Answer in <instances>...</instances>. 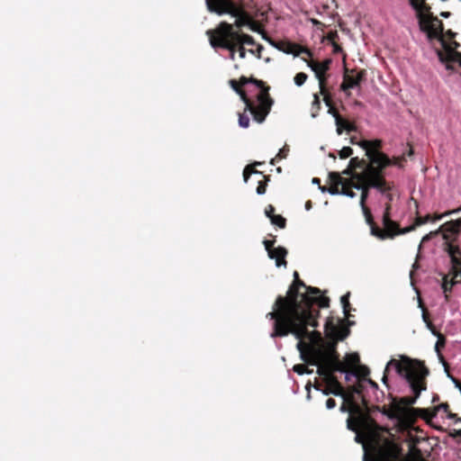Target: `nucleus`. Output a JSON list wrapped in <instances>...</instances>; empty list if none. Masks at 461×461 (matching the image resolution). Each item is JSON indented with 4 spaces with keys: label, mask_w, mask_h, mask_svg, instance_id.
Returning a JSON list of instances; mask_svg holds the SVG:
<instances>
[{
    "label": "nucleus",
    "mask_w": 461,
    "mask_h": 461,
    "mask_svg": "<svg viewBox=\"0 0 461 461\" xmlns=\"http://www.w3.org/2000/svg\"><path fill=\"white\" fill-rule=\"evenodd\" d=\"M461 209H459L460 211ZM458 210H454V211H449V212H447L445 213H442V214H438V215H436L433 219H431L432 221H440L442 220L444 217L446 216H448V215H451L453 213H456L457 212Z\"/></svg>",
    "instance_id": "obj_36"
},
{
    "label": "nucleus",
    "mask_w": 461,
    "mask_h": 461,
    "mask_svg": "<svg viewBox=\"0 0 461 461\" xmlns=\"http://www.w3.org/2000/svg\"><path fill=\"white\" fill-rule=\"evenodd\" d=\"M381 143L380 140H362L359 142V146L366 150V155L369 159V163L366 164L365 162H358L357 158H353L350 159V166L354 167H363L362 171H368L370 167L373 169H383L386 166L390 165V158L377 150L381 147Z\"/></svg>",
    "instance_id": "obj_8"
},
{
    "label": "nucleus",
    "mask_w": 461,
    "mask_h": 461,
    "mask_svg": "<svg viewBox=\"0 0 461 461\" xmlns=\"http://www.w3.org/2000/svg\"><path fill=\"white\" fill-rule=\"evenodd\" d=\"M441 15L444 17H448L449 13H441Z\"/></svg>",
    "instance_id": "obj_48"
},
{
    "label": "nucleus",
    "mask_w": 461,
    "mask_h": 461,
    "mask_svg": "<svg viewBox=\"0 0 461 461\" xmlns=\"http://www.w3.org/2000/svg\"><path fill=\"white\" fill-rule=\"evenodd\" d=\"M277 48L279 50H281L283 52H285L286 54H292L294 57H298L301 54H305L308 57L312 56V53L309 49L300 46L298 44H294V43H287L283 48H279V47H277Z\"/></svg>",
    "instance_id": "obj_19"
},
{
    "label": "nucleus",
    "mask_w": 461,
    "mask_h": 461,
    "mask_svg": "<svg viewBox=\"0 0 461 461\" xmlns=\"http://www.w3.org/2000/svg\"><path fill=\"white\" fill-rule=\"evenodd\" d=\"M381 172L382 169H373L372 167H370L368 171H362L359 176H357V184H354V187L360 191L359 204L366 223L370 225L371 234L380 239H384L388 237L389 234L374 226L371 212L366 205L369 189L375 188L380 194L382 199L384 200V212L383 215L384 225L388 230L393 226V222L390 219V203L393 201L397 194V190L393 185L384 180Z\"/></svg>",
    "instance_id": "obj_4"
},
{
    "label": "nucleus",
    "mask_w": 461,
    "mask_h": 461,
    "mask_svg": "<svg viewBox=\"0 0 461 461\" xmlns=\"http://www.w3.org/2000/svg\"><path fill=\"white\" fill-rule=\"evenodd\" d=\"M311 208H312V203H311V202H310V201H309V202H306V203H305V209H306L307 211H309V210H311Z\"/></svg>",
    "instance_id": "obj_44"
},
{
    "label": "nucleus",
    "mask_w": 461,
    "mask_h": 461,
    "mask_svg": "<svg viewBox=\"0 0 461 461\" xmlns=\"http://www.w3.org/2000/svg\"><path fill=\"white\" fill-rule=\"evenodd\" d=\"M296 348L300 352L301 359L309 365L316 366L318 375L327 383L324 389H321L320 384L314 385L317 391H321L323 395L340 396L344 401H349L350 395H357L359 398V385H353L346 392L333 376L335 372H344L343 365L334 345H324L320 332H312L310 336L298 339Z\"/></svg>",
    "instance_id": "obj_2"
},
{
    "label": "nucleus",
    "mask_w": 461,
    "mask_h": 461,
    "mask_svg": "<svg viewBox=\"0 0 461 461\" xmlns=\"http://www.w3.org/2000/svg\"><path fill=\"white\" fill-rule=\"evenodd\" d=\"M447 252L451 258L452 271L443 278L442 289L445 294L449 292L452 286L458 283L461 278V258L459 257L461 253L459 249L453 245H448Z\"/></svg>",
    "instance_id": "obj_11"
},
{
    "label": "nucleus",
    "mask_w": 461,
    "mask_h": 461,
    "mask_svg": "<svg viewBox=\"0 0 461 461\" xmlns=\"http://www.w3.org/2000/svg\"><path fill=\"white\" fill-rule=\"evenodd\" d=\"M264 246L266 250L267 251V255L271 259L276 260V266L277 267L286 266L285 257L287 251L283 247L274 248V240H264Z\"/></svg>",
    "instance_id": "obj_16"
},
{
    "label": "nucleus",
    "mask_w": 461,
    "mask_h": 461,
    "mask_svg": "<svg viewBox=\"0 0 461 461\" xmlns=\"http://www.w3.org/2000/svg\"><path fill=\"white\" fill-rule=\"evenodd\" d=\"M340 50H341V49H340V47H339V46H338V45H334V51H335V52H339V51H340Z\"/></svg>",
    "instance_id": "obj_45"
},
{
    "label": "nucleus",
    "mask_w": 461,
    "mask_h": 461,
    "mask_svg": "<svg viewBox=\"0 0 461 461\" xmlns=\"http://www.w3.org/2000/svg\"><path fill=\"white\" fill-rule=\"evenodd\" d=\"M429 412V411H427ZM431 417H436L438 414H445L447 419L454 420L456 418V414L451 413L448 411V404L441 403L438 406H435L432 411H429Z\"/></svg>",
    "instance_id": "obj_21"
},
{
    "label": "nucleus",
    "mask_w": 461,
    "mask_h": 461,
    "mask_svg": "<svg viewBox=\"0 0 461 461\" xmlns=\"http://www.w3.org/2000/svg\"><path fill=\"white\" fill-rule=\"evenodd\" d=\"M288 152H289V149L287 146H285L284 148L280 149L276 158L272 159L271 163L274 164V162L276 158L281 159V158H286V156L288 155Z\"/></svg>",
    "instance_id": "obj_34"
},
{
    "label": "nucleus",
    "mask_w": 461,
    "mask_h": 461,
    "mask_svg": "<svg viewBox=\"0 0 461 461\" xmlns=\"http://www.w3.org/2000/svg\"><path fill=\"white\" fill-rule=\"evenodd\" d=\"M226 2H232L231 0H225ZM217 1L216 0H205V3H206V6H207V9L211 12V13H215L216 14V11H212L210 9L209 7V4L210 5H212V8H217L218 7V5L216 3Z\"/></svg>",
    "instance_id": "obj_37"
},
{
    "label": "nucleus",
    "mask_w": 461,
    "mask_h": 461,
    "mask_svg": "<svg viewBox=\"0 0 461 461\" xmlns=\"http://www.w3.org/2000/svg\"><path fill=\"white\" fill-rule=\"evenodd\" d=\"M392 367L408 383L414 395L401 397L399 400L393 399L384 413L390 420L406 424L414 418L413 409L410 406L414 404L420 393L426 390L425 378L429 375V370L420 361L407 357H402L400 360L391 359L386 364L385 372Z\"/></svg>",
    "instance_id": "obj_3"
},
{
    "label": "nucleus",
    "mask_w": 461,
    "mask_h": 461,
    "mask_svg": "<svg viewBox=\"0 0 461 461\" xmlns=\"http://www.w3.org/2000/svg\"><path fill=\"white\" fill-rule=\"evenodd\" d=\"M256 49H250L248 50L249 53L256 56L258 59H261L262 51L264 50V47L261 44H256Z\"/></svg>",
    "instance_id": "obj_32"
},
{
    "label": "nucleus",
    "mask_w": 461,
    "mask_h": 461,
    "mask_svg": "<svg viewBox=\"0 0 461 461\" xmlns=\"http://www.w3.org/2000/svg\"><path fill=\"white\" fill-rule=\"evenodd\" d=\"M206 33L211 46L213 49L228 50L231 60L235 59L237 44L247 43L248 46H255V41L250 35L235 31L233 25L227 22H221L213 31L209 30Z\"/></svg>",
    "instance_id": "obj_6"
},
{
    "label": "nucleus",
    "mask_w": 461,
    "mask_h": 461,
    "mask_svg": "<svg viewBox=\"0 0 461 461\" xmlns=\"http://www.w3.org/2000/svg\"><path fill=\"white\" fill-rule=\"evenodd\" d=\"M432 334L437 336V338H438V340H437L436 345H435V350L438 353H439L440 348H443L445 346L446 339H445L444 336L441 333L437 332L436 330H433Z\"/></svg>",
    "instance_id": "obj_25"
},
{
    "label": "nucleus",
    "mask_w": 461,
    "mask_h": 461,
    "mask_svg": "<svg viewBox=\"0 0 461 461\" xmlns=\"http://www.w3.org/2000/svg\"><path fill=\"white\" fill-rule=\"evenodd\" d=\"M321 190L322 193L326 191V189L324 187H321Z\"/></svg>",
    "instance_id": "obj_50"
},
{
    "label": "nucleus",
    "mask_w": 461,
    "mask_h": 461,
    "mask_svg": "<svg viewBox=\"0 0 461 461\" xmlns=\"http://www.w3.org/2000/svg\"><path fill=\"white\" fill-rule=\"evenodd\" d=\"M460 228L461 218L442 224L436 231H430L429 233L423 236V238L421 239V242L419 246V249H420L422 243L429 241L433 236L438 233H442L443 238L445 240H451L454 236H456L458 233Z\"/></svg>",
    "instance_id": "obj_13"
},
{
    "label": "nucleus",
    "mask_w": 461,
    "mask_h": 461,
    "mask_svg": "<svg viewBox=\"0 0 461 461\" xmlns=\"http://www.w3.org/2000/svg\"><path fill=\"white\" fill-rule=\"evenodd\" d=\"M307 77H308L305 73L300 72V73L296 74L294 78V84L297 86H302L305 83Z\"/></svg>",
    "instance_id": "obj_27"
},
{
    "label": "nucleus",
    "mask_w": 461,
    "mask_h": 461,
    "mask_svg": "<svg viewBox=\"0 0 461 461\" xmlns=\"http://www.w3.org/2000/svg\"><path fill=\"white\" fill-rule=\"evenodd\" d=\"M256 174L258 173L256 170H252L250 169L249 167H247L244 171H243V176H244V181L247 182L248 181V178L250 174Z\"/></svg>",
    "instance_id": "obj_40"
},
{
    "label": "nucleus",
    "mask_w": 461,
    "mask_h": 461,
    "mask_svg": "<svg viewBox=\"0 0 461 461\" xmlns=\"http://www.w3.org/2000/svg\"><path fill=\"white\" fill-rule=\"evenodd\" d=\"M293 370L298 375L312 373V370H309L304 365H295L294 366Z\"/></svg>",
    "instance_id": "obj_31"
},
{
    "label": "nucleus",
    "mask_w": 461,
    "mask_h": 461,
    "mask_svg": "<svg viewBox=\"0 0 461 461\" xmlns=\"http://www.w3.org/2000/svg\"><path fill=\"white\" fill-rule=\"evenodd\" d=\"M357 176H359V174H354L352 175V177L350 180H346L341 178L339 176H336L338 181L337 184L340 185V189L339 186L331 187L329 189V193L332 195L334 194H342L350 198H354L356 196V193L353 189H356L354 187V184H357Z\"/></svg>",
    "instance_id": "obj_15"
},
{
    "label": "nucleus",
    "mask_w": 461,
    "mask_h": 461,
    "mask_svg": "<svg viewBox=\"0 0 461 461\" xmlns=\"http://www.w3.org/2000/svg\"><path fill=\"white\" fill-rule=\"evenodd\" d=\"M324 102L327 106H329L328 113L331 114L335 119V124L337 127V132L339 135L342 134L343 131L346 130L347 131H353L356 130V127L349 123L348 122L345 121L340 117L339 113L334 109V107L330 104V100L329 96L324 97Z\"/></svg>",
    "instance_id": "obj_17"
},
{
    "label": "nucleus",
    "mask_w": 461,
    "mask_h": 461,
    "mask_svg": "<svg viewBox=\"0 0 461 461\" xmlns=\"http://www.w3.org/2000/svg\"><path fill=\"white\" fill-rule=\"evenodd\" d=\"M266 193V186L264 185H258L257 187V194H264Z\"/></svg>",
    "instance_id": "obj_43"
},
{
    "label": "nucleus",
    "mask_w": 461,
    "mask_h": 461,
    "mask_svg": "<svg viewBox=\"0 0 461 461\" xmlns=\"http://www.w3.org/2000/svg\"><path fill=\"white\" fill-rule=\"evenodd\" d=\"M343 365V368L345 367H354L359 362V356L357 353L348 354L345 357V361H340Z\"/></svg>",
    "instance_id": "obj_22"
},
{
    "label": "nucleus",
    "mask_w": 461,
    "mask_h": 461,
    "mask_svg": "<svg viewBox=\"0 0 461 461\" xmlns=\"http://www.w3.org/2000/svg\"><path fill=\"white\" fill-rule=\"evenodd\" d=\"M366 384H369L374 389H377L378 387L377 384L370 379H364L362 381H359V379L357 378V384L356 385H359L360 393H362V390Z\"/></svg>",
    "instance_id": "obj_26"
},
{
    "label": "nucleus",
    "mask_w": 461,
    "mask_h": 461,
    "mask_svg": "<svg viewBox=\"0 0 461 461\" xmlns=\"http://www.w3.org/2000/svg\"><path fill=\"white\" fill-rule=\"evenodd\" d=\"M313 98L314 99L312 104V117L315 118L318 115L319 110L321 108V101L317 94L313 95Z\"/></svg>",
    "instance_id": "obj_24"
},
{
    "label": "nucleus",
    "mask_w": 461,
    "mask_h": 461,
    "mask_svg": "<svg viewBox=\"0 0 461 461\" xmlns=\"http://www.w3.org/2000/svg\"><path fill=\"white\" fill-rule=\"evenodd\" d=\"M343 373H345V380L348 382L351 381V379L353 377H357V375L355 371H345L344 370Z\"/></svg>",
    "instance_id": "obj_39"
},
{
    "label": "nucleus",
    "mask_w": 461,
    "mask_h": 461,
    "mask_svg": "<svg viewBox=\"0 0 461 461\" xmlns=\"http://www.w3.org/2000/svg\"><path fill=\"white\" fill-rule=\"evenodd\" d=\"M382 381H383L384 384H386L387 376H386L385 374L384 375Z\"/></svg>",
    "instance_id": "obj_46"
},
{
    "label": "nucleus",
    "mask_w": 461,
    "mask_h": 461,
    "mask_svg": "<svg viewBox=\"0 0 461 461\" xmlns=\"http://www.w3.org/2000/svg\"><path fill=\"white\" fill-rule=\"evenodd\" d=\"M422 319H423V321L426 322L427 328H428V329H429V330H431V332H432L433 330H435L433 329V325H432V323L428 320V318H427V316H426V314H425L424 312H423V314H422Z\"/></svg>",
    "instance_id": "obj_42"
},
{
    "label": "nucleus",
    "mask_w": 461,
    "mask_h": 461,
    "mask_svg": "<svg viewBox=\"0 0 461 461\" xmlns=\"http://www.w3.org/2000/svg\"><path fill=\"white\" fill-rule=\"evenodd\" d=\"M253 82L259 89V92L257 95V104H254L246 96L245 93L238 87L237 82L235 80L231 79L230 84L233 90L240 95L241 100L246 105V110L249 111L250 114L253 116L254 121L258 123H262L266 120L267 114L270 113L274 102L269 96L267 89L263 87L262 81L254 80Z\"/></svg>",
    "instance_id": "obj_7"
},
{
    "label": "nucleus",
    "mask_w": 461,
    "mask_h": 461,
    "mask_svg": "<svg viewBox=\"0 0 461 461\" xmlns=\"http://www.w3.org/2000/svg\"><path fill=\"white\" fill-rule=\"evenodd\" d=\"M270 220L273 224L277 225L280 228H284L285 226V219L281 215H274Z\"/></svg>",
    "instance_id": "obj_30"
},
{
    "label": "nucleus",
    "mask_w": 461,
    "mask_h": 461,
    "mask_svg": "<svg viewBox=\"0 0 461 461\" xmlns=\"http://www.w3.org/2000/svg\"><path fill=\"white\" fill-rule=\"evenodd\" d=\"M363 77L364 72L362 71L357 73L356 76L345 75L343 83L340 86L341 90L347 93L348 90L357 86L362 81Z\"/></svg>",
    "instance_id": "obj_20"
},
{
    "label": "nucleus",
    "mask_w": 461,
    "mask_h": 461,
    "mask_svg": "<svg viewBox=\"0 0 461 461\" xmlns=\"http://www.w3.org/2000/svg\"><path fill=\"white\" fill-rule=\"evenodd\" d=\"M294 276L286 296H278L273 311L267 314V318L274 321L271 338L292 334L300 339L317 332L310 328L318 326L319 309L329 306V299L321 295L318 288L306 286L299 280L297 272Z\"/></svg>",
    "instance_id": "obj_1"
},
{
    "label": "nucleus",
    "mask_w": 461,
    "mask_h": 461,
    "mask_svg": "<svg viewBox=\"0 0 461 461\" xmlns=\"http://www.w3.org/2000/svg\"><path fill=\"white\" fill-rule=\"evenodd\" d=\"M325 328H326V331L329 332L328 331V323H325Z\"/></svg>",
    "instance_id": "obj_49"
},
{
    "label": "nucleus",
    "mask_w": 461,
    "mask_h": 461,
    "mask_svg": "<svg viewBox=\"0 0 461 461\" xmlns=\"http://www.w3.org/2000/svg\"><path fill=\"white\" fill-rule=\"evenodd\" d=\"M429 221H431V218L429 215H427L425 217H418L415 221V223L413 225H411V227L409 228H405L403 229L402 230H401L399 233L401 234H405L411 230H413L417 226H420V225H423L427 222H429Z\"/></svg>",
    "instance_id": "obj_23"
},
{
    "label": "nucleus",
    "mask_w": 461,
    "mask_h": 461,
    "mask_svg": "<svg viewBox=\"0 0 461 461\" xmlns=\"http://www.w3.org/2000/svg\"><path fill=\"white\" fill-rule=\"evenodd\" d=\"M239 125L244 129L248 128L249 126V117L245 113H240Z\"/></svg>",
    "instance_id": "obj_29"
},
{
    "label": "nucleus",
    "mask_w": 461,
    "mask_h": 461,
    "mask_svg": "<svg viewBox=\"0 0 461 461\" xmlns=\"http://www.w3.org/2000/svg\"><path fill=\"white\" fill-rule=\"evenodd\" d=\"M409 2L416 13L420 30L429 41L437 40L441 43L445 56L439 53L440 59H446L447 61L461 65V53L456 50L459 44L456 41L451 43L445 41L442 22L430 13L429 6L424 0H409Z\"/></svg>",
    "instance_id": "obj_5"
},
{
    "label": "nucleus",
    "mask_w": 461,
    "mask_h": 461,
    "mask_svg": "<svg viewBox=\"0 0 461 461\" xmlns=\"http://www.w3.org/2000/svg\"><path fill=\"white\" fill-rule=\"evenodd\" d=\"M312 183H313V184H319V183H320V179H318V178H313V179H312Z\"/></svg>",
    "instance_id": "obj_47"
},
{
    "label": "nucleus",
    "mask_w": 461,
    "mask_h": 461,
    "mask_svg": "<svg viewBox=\"0 0 461 461\" xmlns=\"http://www.w3.org/2000/svg\"><path fill=\"white\" fill-rule=\"evenodd\" d=\"M275 208L273 205L269 204L265 209V214L267 217L271 219L274 216Z\"/></svg>",
    "instance_id": "obj_38"
},
{
    "label": "nucleus",
    "mask_w": 461,
    "mask_h": 461,
    "mask_svg": "<svg viewBox=\"0 0 461 461\" xmlns=\"http://www.w3.org/2000/svg\"><path fill=\"white\" fill-rule=\"evenodd\" d=\"M335 406H336V402H335V400H333V399L330 398V399H328V400L326 401V408H327L328 410H332L333 408H335Z\"/></svg>",
    "instance_id": "obj_41"
},
{
    "label": "nucleus",
    "mask_w": 461,
    "mask_h": 461,
    "mask_svg": "<svg viewBox=\"0 0 461 461\" xmlns=\"http://www.w3.org/2000/svg\"><path fill=\"white\" fill-rule=\"evenodd\" d=\"M400 456V447L393 441L385 439L381 445L374 447V451L368 457V461H396Z\"/></svg>",
    "instance_id": "obj_12"
},
{
    "label": "nucleus",
    "mask_w": 461,
    "mask_h": 461,
    "mask_svg": "<svg viewBox=\"0 0 461 461\" xmlns=\"http://www.w3.org/2000/svg\"><path fill=\"white\" fill-rule=\"evenodd\" d=\"M366 420V418H358L354 420L352 417H348L347 420V428L349 430L356 432L355 441L362 444L364 449L363 460L368 461V457L372 456L374 451V447L377 445H381L382 443H366V439L373 440L372 435L368 431L363 432L362 430H366V424L365 422Z\"/></svg>",
    "instance_id": "obj_10"
},
{
    "label": "nucleus",
    "mask_w": 461,
    "mask_h": 461,
    "mask_svg": "<svg viewBox=\"0 0 461 461\" xmlns=\"http://www.w3.org/2000/svg\"><path fill=\"white\" fill-rule=\"evenodd\" d=\"M352 155V149L349 147H344L340 152L339 156L341 158H347Z\"/></svg>",
    "instance_id": "obj_35"
},
{
    "label": "nucleus",
    "mask_w": 461,
    "mask_h": 461,
    "mask_svg": "<svg viewBox=\"0 0 461 461\" xmlns=\"http://www.w3.org/2000/svg\"><path fill=\"white\" fill-rule=\"evenodd\" d=\"M348 298H349V293L344 294L340 298V302H341V304H342L343 312H344V314L346 316L348 315V308H349V300H348Z\"/></svg>",
    "instance_id": "obj_28"
},
{
    "label": "nucleus",
    "mask_w": 461,
    "mask_h": 461,
    "mask_svg": "<svg viewBox=\"0 0 461 461\" xmlns=\"http://www.w3.org/2000/svg\"><path fill=\"white\" fill-rule=\"evenodd\" d=\"M307 66L314 72L316 78L319 81V86L321 94L325 97L329 96L326 94L324 80H325V73L329 70L331 60L330 59H325L322 62L313 61V60H306L303 59Z\"/></svg>",
    "instance_id": "obj_14"
},
{
    "label": "nucleus",
    "mask_w": 461,
    "mask_h": 461,
    "mask_svg": "<svg viewBox=\"0 0 461 461\" xmlns=\"http://www.w3.org/2000/svg\"><path fill=\"white\" fill-rule=\"evenodd\" d=\"M357 397V395H350L349 401L343 400V403L339 408L341 412H348L349 417H352L354 420L365 418L361 412Z\"/></svg>",
    "instance_id": "obj_18"
},
{
    "label": "nucleus",
    "mask_w": 461,
    "mask_h": 461,
    "mask_svg": "<svg viewBox=\"0 0 461 461\" xmlns=\"http://www.w3.org/2000/svg\"><path fill=\"white\" fill-rule=\"evenodd\" d=\"M216 1L218 7L212 8V5H209L210 9L216 11V14L219 15L229 14L235 17L236 20L232 24L233 27L235 26L240 29L243 26H248L252 32H260L259 26L251 19L250 15L242 5H239L234 2H226L225 0Z\"/></svg>",
    "instance_id": "obj_9"
},
{
    "label": "nucleus",
    "mask_w": 461,
    "mask_h": 461,
    "mask_svg": "<svg viewBox=\"0 0 461 461\" xmlns=\"http://www.w3.org/2000/svg\"><path fill=\"white\" fill-rule=\"evenodd\" d=\"M245 45H247V43L237 44L236 50L239 53V58L242 59L246 58L248 52V50L245 49Z\"/></svg>",
    "instance_id": "obj_33"
}]
</instances>
